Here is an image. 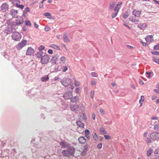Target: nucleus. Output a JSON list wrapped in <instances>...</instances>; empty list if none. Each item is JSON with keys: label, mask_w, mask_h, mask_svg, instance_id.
I'll list each match as a JSON object with an SVG mask.
<instances>
[{"label": "nucleus", "mask_w": 159, "mask_h": 159, "mask_svg": "<svg viewBox=\"0 0 159 159\" xmlns=\"http://www.w3.org/2000/svg\"><path fill=\"white\" fill-rule=\"evenodd\" d=\"M77 125L79 127L82 128H84V124L83 123L81 122L80 121H76Z\"/></svg>", "instance_id": "nucleus-28"}, {"label": "nucleus", "mask_w": 159, "mask_h": 159, "mask_svg": "<svg viewBox=\"0 0 159 159\" xmlns=\"http://www.w3.org/2000/svg\"><path fill=\"white\" fill-rule=\"evenodd\" d=\"M48 52L50 54H52L53 53V51L52 49H49L48 51Z\"/></svg>", "instance_id": "nucleus-60"}, {"label": "nucleus", "mask_w": 159, "mask_h": 159, "mask_svg": "<svg viewBox=\"0 0 159 159\" xmlns=\"http://www.w3.org/2000/svg\"><path fill=\"white\" fill-rule=\"evenodd\" d=\"M80 84V83L79 82L77 81L76 80L75 81V86H79Z\"/></svg>", "instance_id": "nucleus-45"}, {"label": "nucleus", "mask_w": 159, "mask_h": 159, "mask_svg": "<svg viewBox=\"0 0 159 159\" xmlns=\"http://www.w3.org/2000/svg\"><path fill=\"white\" fill-rule=\"evenodd\" d=\"M27 44V41L25 40H23L18 43L16 46V48L18 50L21 49L24 47Z\"/></svg>", "instance_id": "nucleus-6"}, {"label": "nucleus", "mask_w": 159, "mask_h": 159, "mask_svg": "<svg viewBox=\"0 0 159 159\" xmlns=\"http://www.w3.org/2000/svg\"><path fill=\"white\" fill-rule=\"evenodd\" d=\"M146 74H147V75H148V78H149L150 77V75L151 74V72H147L146 73Z\"/></svg>", "instance_id": "nucleus-61"}, {"label": "nucleus", "mask_w": 159, "mask_h": 159, "mask_svg": "<svg viewBox=\"0 0 159 159\" xmlns=\"http://www.w3.org/2000/svg\"><path fill=\"white\" fill-rule=\"evenodd\" d=\"M154 91L159 94V87H158V89H155Z\"/></svg>", "instance_id": "nucleus-62"}, {"label": "nucleus", "mask_w": 159, "mask_h": 159, "mask_svg": "<svg viewBox=\"0 0 159 159\" xmlns=\"http://www.w3.org/2000/svg\"><path fill=\"white\" fill-rule=\"evenodd\" d=\"M151 53L154 55H159V52L156 51H154L151 52Z\"/></svg>", "instance_id": "nucleus-46"}, {"label": "nucleus", "mask_w": 159, "mask_h": 159, "mask_svg": "<svg viewBox=\"0 0 159 159\" xmlns=\"http://www.w3.org/2000/svg\"><path fill=\"white\" fill-rule=\"evenodd\" d=\"M153 49L155 50H159V44L154 46Z\"/></svg>", "instance_id": "nucleus-51"}, {"label": "nucleus", "mask_w": 159, "mask_h": 159, "mask_svg": "<svg viewBox=\"0 0 159 159\" xmlns=\"http://www.w3.org/2000/svg\"><path fill=\"white\" fill-rule=\"evenodd\" d=\"M62 70L63 72H65L67 71V70L68 69V67L66 66H63L62 68Z\"/></svg>", "instance_id": "nucleus-39"}, {"label": "nucleus", "mask_w": 159, "mask_h": 159, "mask_svg": "<svg viewBox=\"0 0 159 159\" xmlns=\"http://www.w3.org/2000/svg\"><path fill=\"white\" fill-rule=\"evenodd\" d=\"M50 30V28L48 26H46L44 28L45 30L46 31H49Z\"/></svg>", "instance_id": "nucleus-52"}, {"label": "nucleus", "mask_w": 159, "mask_h": 159, "mask_svg": "<svg viewBox=\"0 0 159 159\" xmlns=\"http://www.w3.org/2000/svg\"><path fill=\"white\" fill-rule=\"evenodd\" d=\"M70 101L71 102H78L79 101V98L77 96H76L73 98L72 97L70 99Z\"/></svg>", "instance_id": "nucleus-24"}, {"label": "nucleus", "mask_w": 159, "mask_h": 159, "mask_svg": "<svg viewBox=\"0 0 159 159\" xmlns=\"http://www.w3.org/2000/svg\"><path fill=\"white\" fill-rule=\"evenodd\" d=\"M138 26L141 30H144L146 28V25L145 23H141L139 24Z\"/></svg>", "instance_id": "nucleus-22"}, {"label": "nucleus", "mask_w": 159, "mask_h": 159, "mask_svg": "<svg viewBox=\"0 0 159 159\" xmlns=\"http://www.w3.org/2000/svg\"><path fill=\"white\" fill-rule=\"evenodd\" d=\"M72 92H70L65 94L63 96V97L65 99H71V98H72Z\"/></svg>", "instance_id": "nucleus-12"}, {"label": "nucleus", "mask_w": 159, "mask_h": 159, "mask_svg": "<svg viewBox=\"0 0 159 159\" xmlns=\"http://www.w3.org/2000/svg\"><path fill=\"white\" fill-rule=\"evenodd\" d=\"M150 137L152 140H157L159 139V132H152L151 134Z\"/></svg>", "instance_id": "nucleus-7"}, {"label": "nucleus", "mask_w": 159, "mask_h": 159, "mask_svg": "<svg viewBox=\"0 0 159 159\" xmlns=\"http://www.w3.org/2000/svg\"><path fill=\"white\" fill-rule=\"evenodd\" d=\"M141 42L142 44V45L144 46H146L148 45L146 43L143 42L142 41H141Z\"/></svg>", "instance_id": "nucleus-63"}, {"label": "nucleus", "mask_w": 159, "mask_h": 159, "mask_svg": "<svg viewBox=\"0 0 159 159\" xmlns=\"http://www.w3.org/2000/svg\"><path fill=\"white\" fill-rule=\"evenodd\" d=\"M25 24L27 25L30 26L31 23L30 20H26L25 21Z\"/></svg>", "instance_id": "nucleus-47"}, {"label": "nucleus", "mask_w": 159, "mask_h": 159, "mask_svg": "<svg viewBox=\"0 0 159 159\" xmlns=\"http://www.w3.org/2000/svg\"><path fill=\"white\" fill-rule=\"evenodd\" d=\"M92 117L93 118V120H95V114L94 113L92 114Z\"/></svg>", "instance_id": "nucleus-64"}, {"label": "nucleus", "mask_w": 159, "mask_h": 159, "mask_svg": "<svg viewBox=\"0 0 159 159\" xmlns=\"http://www.w3.org/2000/svg\"><path fill=\"white\" fill-rule=\"evenodd\" d=\"M61 70V69L59 68V66H58L57 67H55L54 70V72H57Z\"/></svg>", "instance_id": "nucleus-42"}, {"label": "nucleus", "mask_w": 159, "mask_h": 159, "mask_svg": "<svg viewBox=\"0 0 159 159\" xmlns=\"http://www.w3.org/2000/svg\"><path fill=\"white\" fill-rule=\"evenodd\" d=\"M114 11H115V12L113 13L111 15V17L113 18H115L116 16L119 11L116 10V8H115Z\"/></svg>", "instance_id": "nucleus-25"}, {"label": "nucleus", "mask_w": 159, "mask_h": 159, "mask_svg": "<svg viewBox=\"0 0 159 159\" xmlns=\"http://www.w3.org/2000/svg\"><path fill=\"white\" fill-rule=\"evenodd\" d=\"M120 7L121 6L120 5H118V4H117L115 8H116V10L119 11Z\"/></svg>", "instance_id": "nucleus-56"}, {"label": "nucleus", "mask_w": 159, "mask_h": 159, "mask_svg": "<svg viewBox=\"0 0 159 159\" xmlns=\"http://www.w3.org/2000/svg\"><path fill=\"white\" fill-rule=\"evenodd\" d=\"M45 47L43 45H40L38 48V50L39 51H41L42 50H43L44 49Z\"/></svg>", "instance_id": "nucleus-40"}, {"label": "nucleus", "mask_w": 159, "mask_h": 159, "mask_svg": "<svg viewBox=\"0 0 159 159\" xmlns=\"http://www.w3.org/2000/svg\"><path fill=\"white\" fill-rule=\"evenodd\" d=\"M63 39L64 42H68L69 41V39H68L67 35L66 34L64 35Z\"/></svg>", "instance_id": "nucleus-33"}, {"label": "nucleus", "mask_w": 159, "mask_h": 159, "mask_svg": "<svg viewBox=\"0 0 159 159\" xmlns=\"http://www.w3.org/2000/svg\"><path fill=\"white\" fill-rule=\"evenodd\" d=\"M115 4V2H112L111 3H110L109 7V9L110 10H112L114 7Z\"/></svg>", "instance_id": "nucleus-29"}, {"label": "nucleus", "mask_w": 159, "mask_h": 159, "mask_svg": "<svg viewBox=\"0 0 159 159\" xmlns=\"http://www.w3.org/2000/svg\"><path fill=\"white\" fill-rule=\"evenodd\" d=\"M44 15L45 16L48 17V16H51V15L50 13L48 12H46L44 14Z\"/></svg>", "instance_id": "nucleus-54"}, {"label": "nucleus", "mask_w": 159, "mask_h": 159, "mask_svg": "<svg viewBox=\"0 0 159 159\" xmlns=\"http://www.w3.org/2000/svg\"><path fill=\"white\" fill-rule=\"evenodd\" d=\"M93 139L94 140L97 141L98 139V136L96 133H95L93 136Z\"/></svg>", "instance_id": "nucleus-43"}, {"label": "nucleus", "mask_w": 159, "mask_h": 159, "mask_svg": "<svg viewBox=\"0 0 159 159\" xmlns=\"http://www.w3.org/2000/svg\"><path fill=\"white\" fill-rule=\"evenodd\" d=\"M18 11V10L12 9L10 10L11 15L13 17H17Z\"/></svg>", "instance_id": "nucleus-16"}, {"label": "nucleus", "mask_w": 159, "mask_h": 159, "mask_svg": "<svg viewBox=\"0 0 159 159\" xmlns=\"http://www.w3.org/2000/svg\"><path fill=\"white\" fill-rule=\"evenodd\" d=\"M85 136V137L88 139H90V136L89 135V130L88 129H86L84 131Z\"/></svg>", "instance_id": "nucleus-23"}, {"label": "nucleus", "mask_w": 159, "mask_h": 159, "mask_svg": "<svg viewBox=\"0 0 159 159\" xmlns=\"http://www.w3.org/2000/svg\"><path fill=\"white\" fill-rule=\"evenodd\" d=\"M91 75L92 77H97L98 76V75L97 74V73L95 72H91L90 74Z\"/></svg>", "instance_id": "nucleus-41"}, {"label": "nucleus", "mask_w": 159, "mask_h": 159, "mask_svg": "<svg viewBox=\"0 0 159 159\" xmlns=\"http://www.w3.org/2000/svg\"><path fill=\"white\" fill-rule=\"evenodd\" d=\"M30 9L29 7L25 8L24 10L23 11V16L24 17H25L27 15V13L30 12Z\"/></svg>", "instance_id": "nucleus-20"}, {"label": "nucleus", "mask_w": 159, "mask_h": 159, "mask_svg": "<svg viewBox=\"0 0 159 159\" xmlns=\"http://www.w3.org/2000/svg\"><path fill=\"white\" fill-rule=\"evenodd\" d=\"M142 11L139 10L134 9L132 11V14L135 17H139L140 16Z\"/></svg>", "instance_id": "nucleus-10"}, {"label": "nucleus", "mask_w": 159, "mask_h": 159, "mask_svg": "<svg viewBox=\"0 0 159 159\" xmlns=\"http://www.w3.org/2000/svg\"><path fill=\"white\" fill-rule=\"evenodd\" d=\"M31 148V149H32V151L33 152H35L36 151V147L35 146V145H34V144L33 145V148Z\"/></svg>", "instance_id": "nucleus-50"}, {"label": "nucleus", "mask_w": 159, "mask_h": 159, "mask_svg": "<svg viewBox=\"0 0 159 159\" xmlns=\"http://www.w3.org/2000/svg\"><path fill=\"white\" fill-rule=\"evenodd\" d=\"M145 39L146 41L148 43L152 42L153 40V37L151 35L147 36Z\"/></svg>", "instance_id": "nucleus-19"}, {"label": "nucleus", "mask_w": 159, "mask_h": 159, "mask_svg": "<svg viewBox=\"0 0 159 159\" xmlns=\"http://www.w3.org/2000/svg\"><path fill=\"white\" fill-rule=\"evenodd\" d=\"M153 60L154 62L159 64V58H157L156 57H153Z\"/></svg>", "instance_id": "nucleus-35"}, {"label": "nucleus", "mask_w": 159, "mask_h": 159, "mask_svg": "<svg viewBox=\"0 0 159 159\" xmlns=\"http://www.w3.org/2000/svg\"><path fill=\"white\" fill-rule=\"evenodd\" d=\"M61 82L64 86H67L70 85L71 83V81L69 78H65L61 80Z\"/></svg>", "instance_id": "nucleus-3"}, {"label": "nucleus", "mask_w": 159, "mask_h": 159, "mask_svg": "<svg viewBox=\"0 0 159 159\" xmlns=\"http://www.w3.org/2000/svg\"><path fill=\"white\" fill-rule=\"evenodd\" d=\"M43 53L42 51H39L36 54L37 57L38 58H42L43 57Z\"/></svg>", "instance_id": "nucleus-26"}, {"label": "nucleus", "mask_w": 159, "mask_h": 159, "mask_svg": "<svg viewBox=\"0 0 159 159\" xmlns=\"http://www.w3.org/2000/svg\"><path fill=\"white\" fill-rule=\"evenodd\" d=\"M15 26L14 25H11L10 28L7 27L4 30V33L7 34H9L13 32L16 30Z\"/></svg>", "instance_id": "nucleus-5"}, {"label": "nucleus", "mask_w": 159, "mask_h": 159, "mask_svg": "<svg viewBox=\"0 0 159 159\" xmlns=\"http://www.w3.org/2000/svg\"><path fill=\"white\" fill-rule=\"evenodd\" d=\"M79 106L77 105H72L70 106V109L72 111H77L79 109Z\"/></svg>", "instance_id": "nucleus-14"}, {"label": "nucleus", "mask_w": 159, "mask_h": 159, "mask_svg": "<svg viewBox=\"0 0 159 159\" xmlns=\"http://www.w3.org/2000/svg\"><path fill=\"white\" fill-rule=\"evenodd\" d=\"M129 15L128 12L126 11L123 14L122 17L124 19H126L128 17Z\"/></svg>", "instance_id": "nucleus-31"}, {"label": "nucleus", "mask_w": 159, "mask_h": 159, "mask_svg": "<svg viewBox=\"0 0 159 159\" xmlns=\"http://www.w3.org/2000/svg\"><path fill=\"white\" fill-rule=\"evenodd\" d=\"M102 143H100L98 144L97 145V147L99 149H101L102 148Z\"/></svg>", "instance_id": "nucleus-59"}, {"label": "nucleus", "mask_w": 159, "mask_h": 159, "mask_svg": "<svg viewBox=\"0 0 159 159\" xmlns=\"http://www.w3.org/2000/svg\"><path fill=\"white\" fill-rule=\"evenodd\" d=\"M23 22V19L22 17H20L16 20V25L15 27L16 28V25H18L22 24Z\"/></svg>", "instance_id": "nucleus-11"}, {"label": "nucleus", "mask_w": 159, "mask_h": 159, "mask_svg": "<svg viewBox=\"0 0 159 159\" xmlns=\"http://www.w3.org/2000/svg\"><path fill=\"white\" fill-rule=\"evenodd\" d=\"M100 131L102 134H106L107 133L106 132L105 130V129L103 128H100Z\"/></svg>", "instance_id": "nucleus-36"}, {"label": "nucleus", "mask_w": 159, "mask_h": 159, "mask_svg": "<svg viewBox=\"0 0 159 159\" xmlns=\"http://www.w3.org/2000/svg\"><path fill=\"white\" fill-rule=\"evenodd\" d=\"M80 143L81 144H84L86 142V139L83 136H81L78 139Z\"/></svg>", "instance_id": "nucleus-18"}, {"label": "nucleus", "mask_w": 159, "mask_h": 159, "mask_svg": "<svg viewBox=\"0 0 159 159\" xmlns=\"http://www.w3.org/2000/svg\"><path fill=\"white\" fill-rule=\"evenodd\" d=\"M80 89L79 88H77L75 89V92L77 93L78 94L80 93Z\"/></svg>", "instance_id": "nucleus-55"}, {"label": "nucleus", "mask_w": 159, "mask_h": 159, "mask_svg": "<svg viewBox=\"0 0 159 159\" xmlns=\"http://www.w3.org/2000/svg\"><path fill=\"white\" fill-rule=\"evenodd\" d=\"M14 5L17 8H19L22 10L25 7L24 5H20L19 4L16 2L14 3Z\"/></svg>", "instance_id": "nucleus-21"}, {"label": "nucleus", "mask_w": 159, "mask_h": 159, "mask_svg": "<svg viewBox=\"0 0 159 159\" xmlns=\"http://www.w3.org/2000/svg\"><path fill=\"white\" fill-rule=\"evenodd\" d=\"M75 152V148L72 147L70 146L67 150H62L61 154L64 156L69 157L74 155Z\"/></svg>", "instance_id": "nucleus-1"}, {"label": "nucleus", "mask_w": 159, "mask_h": 159, "mask_svg": "<svg viewBox=\"0 0 159 159\" xmlns=\"http://www.w3.org/2000/svg\"><path fill=\"white\" fill-rule=\"evenodd\" d=\"M21 34L17 32H14L12 35V39L15 41H19L21 39Z\"/></svg>", "instance_id": "nucleus-2"}, {"label": "nucleus", "mask_w": 159, "mask_h": 159, "mask_svg": "<svg viewBox=\"0 0 159 159\" xmlns=\"http://www.w3.org/2000/svg\"><path fill=\"white\" fill-rule=\"evenodd\" d=\"M87 151V150H86L84 149L83 151L81 152V155L83 156H84L85 155Z\"/></svg>", "instance_id": "nucleus-49"}, {"label": "nucleus", "mask_w": 159, "mask_h": 159, "mask_svg": "<svg viewBox=\"0 0 159 159\" xmlns=\"http://www.w3.org/2000/svg\"><path fill=\"white\" fill-rule=\"evenodd\" d=\"M34 52V50L31 47H29L26 51V54L27 55H31Z\"/></svg>", "instance_id": "nucleus-13"}, {"label": "nucleus", "mask_w": 159, "mask_h": 159, "mask_svg": "<svg viewBox=\"0 0 159 159\" xmlns=\"http://www.w3.org/2000/svg\"><path fill=\"white\" fill-rule=\"evenodd\" d=\"M146 142L147 143H149L151 142V139L148 138H147L146 140Z\"/></svg>", "instance_id": "nucleus-58"}, {"label": "nucleus", "mask_w": 159, "mask_h": 159, "mask_svg": "<svg viewBox=\"0 0 159 159\" xmlns=\"http://www.w3.org/2000/svg\"><path fill=\"white\" fill-rule=\"evenodd\" d=\"M154 154L156 156H158L159 155V148L156 149L154 151Z\"/></svg>", "instance_id": "nucleus-34"}, {"label": "nucleus", "mask_w": 159, "mask_h": 159, "mask_svg": "<svg viewBox=\"0 0 159 159\" xmlns=\"http://www.w3.org/2000/svg\"><path fill=\"white\" fill-rule=\"evenodd\" d=\"M141 99L139 100V103L141 104L142 102L144 100V97L143 96H142L141 97Z\"/></svg>", "instance_id": "nucleus-44"}, {"label": "nucleus", "mask_w": 159, "mask_h": 159, "mask_svg": "<svg viewBox=\"0 0 159 159\" xmlns=\"http://www.w3.org/2000/svg\"><path fill=\"white\" fill-rule=\"evenodd\" d=\"M60 59L62 61V62L64 63L66 61V58L65 57L63 56L61 57Z\"/></svg>", "instance_id": "nucleus-38"}, {"label": "nucleus", "mask_w": 159, "mask_h": 159, "mask_svg": "<svg viewBox=\"0 0 159 159\" xmlns=\"http://www.w3.org/2000/svg\"><path fill=\"white\" fill-rule=\"evenodd\" d=\"M50 47L53 48L57 50H59L60 49V48L58 46L54 44H51L50 45Z\"/></svg>", "instance_id": "nucleus-30"}, {"label": "nucleus", "mask_w": 159, "mask_h": 159, "mask_svg": "<svg viewBox=\"0 0 159 159\" xmlns=\"http://www.w3.org/2000/svg\"><path fill=\"white\" fill-rule=\"evenodd\" d=\"M60 145L62 147V148H68L70 146V144L64 141L61 142L60 143Z\"/></svg>", "instance_id": "nucleus-17"}, {"label": "nucleus", "mask_w": 159, "mask_h": 159, "mask_svg": "<svg viewBox=\"0 0 159 159\" xmlns=\"http://www.w3.org/2000/svg\"><path fill=\"white\" fill-rule=\"evenodd\" d=\"M50 58L47 55H44L41 59L40 62L42 64H47L49 61Z\"/></svg>", "instance_id": "nucleus-4"}, {"label": "nucleus", "mask_w": 159, "mask_h": 159, "mask_svg": "<svg viewBox=\"0 0 159 159\" xmlns=\"http://www.w3.org/2000/svg\"><path fill=\"white\" fill-rule=\"evenodd\" d=\"M94 91L93 90H92L90 93V96L92 98H93L94 95Z\"/></svg>", "instance_id": "nucleus-48"}, {"label": "nucleus", "mask_w": 159, "mask_h": 159, "mask_svg": "<svg viewBox=\"0 0 159 159\" xmlns=\"http://www.w3.org/2000/svg\"><path fill=\"white\" fill-rule=\"evenodd\" d=\"M152 151V150L151 148H149L148 150L147 151V155L148 157H150Z\"/></svg>", "instance_id": "nucleus-32"}, {"label": "nucleus", "mask_w": 159, "mask_h": 159, "mask_svg": "<svg viewBox=\"0 0 159 159\" xmlns=\"http://www.w3.org/2000/svg\"><path fill=\"white\" fill-rule=\"evenodd\" d=\"M49 79L48 75H45V76L41 78V80L42 82H46Z\"/></svg>", "instance_id": "nucleus-27"}, {"label": "nucleus", "mask_w": 159, "mask_h": 159, "mask_svg": "<svg viewBox=\"0 0 159 159\" xmlns=\"http://www.w3.org/2000/svg\"><path fill=\"white\" fill-rule=\"evenodd\" d=\"M104 137L106 139H111V137L108 135H104Z\"/></svg>", "instance_id": "nucleus-53"}, {"label": "nucleus", "mask_w": 159, "mask_h": 159, "mask_svg": "<svg viewBox=\"0 0 159 159\" xmlns=\"http://www.w3.org/2000/svg\"><path fill=\"white\" fill-rule=\"evenodd\" d=\"M129 21L132 22L135 24H137L139 22V19L138 18H136L135 17H134L132 16H130L129 18Z\"/></svg>", "instance_id": "nucleus-9"}, {"label": "nucleus", "mask_w": 159, "mask_h": 159, "mask_svg": "<svg viewBox=\"0 0 159 159\" xmlns=\"http://www.w3.org/2000/svg\"><path fill=\"white\" fill-rule=\"evenodd\" d=\"M59 57V55L57 54L53 56L52 58L51 59L52 64V65L56 64L58 60Z\"/></svg>", "instance_id": "nucleus-8"}, {"label": "nucleus", "mask_w": 159, "mask_h": 159, "mask_svg": "<svg viewBox=\"0 0 159 159\" xmlns=\"http://www.w3.org/2000/svg\"><path fill=\"white\" fill-rule=\"evenodd\" d=\"M154 130L157 131H159V124L155 125L154 127Z\"/></svg>", "instance_id": "nucleus-37"}, {"label": "nucleus", "mask_w": 159, "mask_h": 159, "mask_svg": "<svg viewBox=\"0 0 159 159\" xmlns=\"http://www.w3.org/2000/svg\"><path fill=\"white\" fill-rule=\"evenodd\" d=\"M8 5L6 3H3L1 6V9L3 11H6L8 9Z\"/></svg>", "instance_id": "nucleus-15"}, {"label": "nucleus", "mask_w": 159, "mask_h": 159, "mask_svg": "<svg viewBox=\"0 0 159 159\" xmlns=\"http://www.w3.org/2000/svg\"><path fill=\"white\" fill-rule=\"evenodd\" d=\"M43 2L42 1L40 2L39 4V7L40 8H42L43 7Z\"/></svg>", "instance_id": "nucleus-57"}]
</instances>
